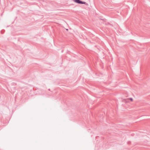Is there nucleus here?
<instances>
[{
	"label": "nucleus",
	"mask_w": 150,
	"mask_h": 150,
	"mask_svg": "<svg viewBox=\"0 0 150 150\" xmlns=\"http://www.w3.org/2000/svg\"><path fill=\"white\" fill-rule=\"evenodd\" d=\"M74 2L79 4H85L86 3L85 2L82 1L80 0H74Z\"/></svg>",
	"instance_id": "1"
},
{
	"label": "nucleus",
	"mask_w": 150,
	"mask_h": 150,
	"mask_svg": "<svg viewBox=\"0 0 150 150\" xmlns=\"http://www.w3.org/2000/svg\"><path fill=\"white\" fill-rule=\"evenodd\" d=\"M127 100H130L131 102H132L133 100V99L132 98H128Z\"/></svg>",
	"instance_id": "2"
}]
</instances>
